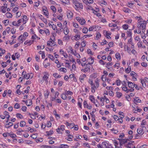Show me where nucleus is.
I'll list each match as a JSON object with an SVG mask.
<instances>
[{"label":"nucleus","mask_w":148,"mask_h":148,"mask_svg":"<svg viewBox=\"0 0 148 148\" xmlns=\"http://www.w3.org/2000/svg\"><path fill=\"white\" fill-rule=\"evenodd\" d=\"M53 76L56 78H57L60 77V75H58L57 73H55L53 75Z\"/></svg>","instance_id":"obj_64"},{"label":"nucleus","mask_w":148,"mask_h":148,"mask_svg":"<svg viewBox=\"0 0 148 148\" xmlns=\"http://www.w3.org/2000/svg\"><path fill=\"white\" fill-rule=\"evenodd\" d=\"M72 3L76 10H79L83 8V6L82 3L77 0H72Z\"/></svg>","instance_id":"obj_3"},{"label":"nucleus","mask_w":148,"mask_h":148,"mask_svg":"<svg viewBox=\"0 0 148 148\" xmlns=\"http://www.w3.org/2000/svg\"><path fill=\"white\" fill-rule=\"evenodd\" d=\"M76 19L78 21L79 23L81 25H84L86 23V21L84 19L81 18L79 17H77L76 18Z\"/></svg>","instance_id":"obj_10"},{"label":"nucleus","mask_w":148,"mask_h":148,"mask_svg":"<svg viewBox=\"0 0 148 148\" xmlns=\"http://www.w3.org/2000/svg\"><path fill=\"white\" fill-rule=\"evenodd\" d=\"M83 101V99L81 98H79L78 99V101L77 105L79 107V108L82 109V103Z\"/></svg>","instance_id":"obj_22"},{"label":"nucleus","mask_w":148,"mask_h":148,"mask_svg":"<svg viewBox=\"0 0 148 148\" xmlns=\"http://www.w3.org/2000/svg\"><path fill=\"white\" fill-rule=\"evenodd\" d=\"M5 113L7 114V115L8 114V115H9V113L8 112L6 111L4 112L3 114H0V117L2 119H4L5 118H6L7 117L6 116H5Z\"/></svg>","instance_id":"obj_17"},{"label":"nucleus","mask_w":148,"mask_h":148,"mask_svg":"<svg viewBox=\"0 0 148 148\" xmlns=\"http://www.w3.org/2000/svg\"><path fill=\"white\" fill-rule=\"evenodd\" d=\"M67 16L68 18L71 19L73 17V13L69 10H68L67 12Z\"/></svg>","instance_id":"obj_15"},{"label":"nucleus","mask_w":148,"mask_h":148,"mask_svg":"<svg viewBox=\"0 0 148 148\" xmlns=\"http://www.w3.org/2000/svg\"><path fill=\"white\" fill-rule=\"evenodd\" d=\"M99 26H93L90 27L89 28V31H91L93 30H95V31H96L97 29H96V28H98Z\"/></svg>","instance_id":"obj_31"},{"label":"nucleus","mask_w":148,"mask_h":148,"mask_svg":"<svg viewBox=\"0 0 148 148\" xmlns=\"http://www.w3.org/2000/svg\"><path fill=\"white\" fill-rule=\"evenodd\" d=\"M97 147L98 148H112L111 144L107 142H103L101 143V144H98Z\"/></svg>","instance_id":"obj_4"},{"label":"nucleus","mask_w":148,"mask_h":148,"mask_svg":"<svg viewBox=\"0 0 148 148\" xmlns=\"http://www.w3.org/2000/svg\"><path fill=\"white\" fill-rule=\"evenodd\" d=\"M69 146L67 145L62 144L60 145L58 148H69Z\"/></svg>","instance_id":"obj_37"},{"label":"nucleus","mask_w":148,"mask_h":148,"mask_svg":"<svg viewBox=\"0 0 148 148\" xmlns=\"http://www.w3.org/2000/svg\"><path fill=\"white\" fill-rule=\"evenodd\" d=\"M74 37V39L76 41H78L80 39V36L79 34H76L75 36L72 37V38Z\"/></svg>","instance_id":"obj_33"},{"label":"nucleus","mask_w":148,"mask_h":148,"mask_svg":"<svg viewBox=\"0 0 148 148\" xmlns=\"http://www.w3.org/2000/svg\"><path fill=\"white\" fill-rule=\"evenodd\" d=\"M115 57L118 60H120L121 58V56H120V54L119 53H116L115 54Z\"/></svg>","instance_id":"obj_43"},{"label":"nucleus","mask_w":148,"mask_h":148,"mask_svg":"<svg viewBox=\"0 0 148 148\" xmlns=\"http://www.w3.org/2000/svg\"><path fill=\"white\" fill-rule=\"evenodd\" d=\"M61 97L64 100H66L67 99V95L65 92L61 94Z\"/></svg>","instance_id":"obj_29"},{"label":"nucleus","mask_w":148,"mask_h":148,"mask_svg":"<svg viewBox=\"0 0 148 148\" xmlns=\"http://www.w3.org/2000/svg\"><path fill=\"white\" fill-rule=\"evenodd\" d=\"M49 26L51 27L54 30H57L56 25L53 24V22H51V23H49Z\"/></svg>","instance_id":"obj_25"},{"label":"nucleus","mask_w":148,"mask_h":148,"mask_svg":"<svg viewBox=\"0 0 148 148\" xmlns=\"http://www.w3.org/2000/svg\"><path fill=\"white\" fill-rule=\"evenodd\" d=\"M146 22L144 20L143 21L139 22L137 23V27L140 28L142 29V32L144 33L146 27Z\"/></svg>","instance_id":"obj_5"},{"label":"nucleus","mask_w":148,"mask_h":148,"mask_svg":"<svg viewBox=\"0 0 148 148\" xmlns=\"http://www.w3.org/2000/svg\"><path fill=\"white\" fill-rule=\"evenodd\" d=\"M67 52L68 53H72L73 51V50L71 47L70 46L68 47V49H67Z\"/></svg>","instance_id":"obj_46"},{"label":"nucleus","mask_w":148,"mask_h":148,"mask_svg":"<svg viewBox=\"0 0 148 148\" xmlns=\"http://www.w3.org/2000/svg\"><path fill=\"white\" fill-rule=\"evenodd\" d=\"M37 16L39 18L45 23L47 24V19L45 18L42 15L40 14H38Z\"/></svg>","instance_id":"obj_24"},{"label":"nucleus","mask_w":148,"mask_h":148,"mask_svg":"<svg viewBox=\"0 0 148 148\" xmlns=\"http://www.w3.org/2000/svg\"><path fill=\"white\" fill-rule=\"evenodd\" d=\"M127 36L129 37L131 36L132 35V33L131 32V31L130 29H128L127 31Z\"/></svg>","instance_id":"obj_59"},{"label":"nucleus","mask_w":148,"mask_h":148,"mask_svg":"<svg viewBox=\"0 0 148 148\" xmlns=\"http://www.w3.org/2000/svg\"><path fill=\"white\" fill-rule=\"evenodd\" d=\"M59 53L60 55H63L65 58H66L68 57V55L62 49H60Z\"/></svg>","instance_id":"obj_18"},{"label":"nucleus","mask_w":148,"mask_h":148,"mask_svg":"<svg viewBox=\"0 0 148 148\" xmlns=\"http://www.w3.org/2000/svg\"><path fill=\"white\" fill-rule=\"evenodd\" d=\"M63 3L68 4L69 3V1L68 0H60Z\"/></svg>","instance_id":"obj_61"},{"label":"nucleus","mask_w":148,"mask_h":148,"mask_svg":"<svg viewBox=\"0 0 148 148\" xmlns=\"http://www.w3.org/2000/svg\"><path fill=\"white\" fill-rule=\"evenodd\" d=\"M113 143L114 144V145L115 146V147H116V146H118L119 145H121L120 144H119V142L117 141L116 140H114L113 141Z\"/></svg>","instance_id":"obj_55"},{"label":"nucleus","mask_w":148,"mask_h":148,"mask_svg":"<svg viewBox=\"0 0 148 148\" xmlns=\"http://www.w3.org/2000/svg\"><path fill=\"white\" fill-rule=\"evenodd\" d=\"M106 76L105 75H103L101 77V80L103 82H105L106 81Z\"/></svg>","instance_id":"obj_51"},{"label":"nucleus","mask_w":148,"mask_h":148,"mask_svg":"<svg viewBox=\"0 0 148 148\" xmlns=\"http://www.w3.org/2000/svg\"><path fill=\"white\" fill-rule=\"evenodd\" d=\"M16 116L18 118H19L20 119H22L23 118V116L20 114H16Z\"/></svg>","instance_id":"obj_57"},{"label":"nucleus","mask_w":148,"mask_h":148,"mask_svg":"<svg viewBox=\"0 0 148 148\" xmlns=\"http://www.w3.org/2000/svg\"><path fill=\"white\" fill-rule=\"evenodd\" d=\"M46 133L48 136L51 135L53 134V132L52 130H51L48 131H46Z\"/></svg>","instance_id":"obj_49"},{"label":"nucleus","mask_w":148,"mask_h":148,"mask_svg":"<svg viewBox=\"0 0 148 148\" xmlns=\"http://www.w3.org/2000/svg\"><path fill=\"white\" fill-rule=\"evenodd\" d=\"M128 86L129 88H131V89H134L133 88L135 87V84L130 82H128Z\"/></svg>","instance_id":"obj_26"},{"label":"nucleus","mask_w":148,"mask_h":148,"mask_svg":"<svg viewBox=\"0 0 148 148\" xmlns=\"http://www.w3.org/2000/svg\"><path fill=\"white\" fill-rule=\"evenodd\" d=\"M89 99L97 107H99V104H96V102H97V100L95 99L94 97L92 95H90L89 96Z\"/></svg>","instance_id":"obj_7"},{"label":"nucleus","mask_w":148,"mask_h":148,"mask_svg":"<svg viewBox=\"0 0 148 148\" xmlns=\"http://www.w3.org/2000/svg\"><path fill=\"white\" fill-rule=\"evenodd\" d=\"M135 18L137 20L138 23L139 22L143 21L144 20L142 18L141 16H136Z\"/></svg>","instance_id":"obj_34"},{"label":"nucleus","mask_w":148,"mask_h":148,"mask_svg":"<svg viewBox=\"0 0 148 148\" xmlns=\"http://www.w3.org/2000/svg\"><path fill=\"white\" fill-rule=\"evenodd\" d=\"M100 80L98 78L96 79L94 81V83L93 82L92 79H89L88 81V83L90 84L91 88V92L93 93L95 92L96 89L99 86V83Z\"/></svg>","instance_id":"obj_1"},{"label":"nucleus","mask_w":148,"mask_h":148,"mask_svg":"<svg viewBox=\"0 0 148 148\" xmlns=\"http://www.w3.org/2000/svg\"><path fill=\"white\" fill-rule=\"evenodd\" d=\"M128 133L130 135V136L129 137V138L130 139H132L133 138V136L132 135V134L133 133V132L131 130H130L129 131Z\"/></svg>","instance_id":"obj_53"},{"label":"nucleus","mask_w":148,"mask_h":148,"mask_svg":"<svg viewBox=\"0 0 148 148\" xmlns=\"http://www.w3.org/2000/svg\"><path fill=\"white\" fill-rule=\"evenodd\" d=\"M122 89L124 91L126 92L127 93H128L129 92H133L134 90V89H128L127 88L126 86L122 87Z\"/></svg>","instance_id":"obj_14"},{"label":"nucleus","mask_w":148,"mask_h":148,"mask_svg":"<svg viewBox=\"0 0 148 148\" xmlns=\"http://www.w3.org/2000/svg\"><path fill=\"white\" fill-rule=\"evenodd\" d=\"M146 121L145 120H143L141 122V125L142 127L144 128L145 127V125H146Z\"/></svg>","instance_id":"obj_40"},{"label":"nucleus","mask_w":148,"mask_h":148,"mask_svg":"<svg viewBox=\"0 0 148 148\" xmlns=\"http://www.w3.org/2000/svg\"><path fill=\"white\" fill-rule=\"evenodd\" d=\"M34 76V75L33 73H27L25 74V76L24 77V78H25L26 79H28L29 78H32Z\"/></svg>","instance_id":"obj_16"},{"label":"nucleus","mask_w":148,"mask_h":148,"mask_svg":"<svg viewBox=\"0 0 148 148\" xmlns=\"http://www.w3.org/2000/svg\"><path fill=\"white\" fill-rule=\"evenodd\" d=\"M86 76L85 74H83L80 75L79 77V80L82 83L84 82V79L86 78Z\"/></svg>","instance_id":"obj_20"},{"label":"nucleus","mask_w":148,"mask_h":148,"mask_svg":"<svg viewBox=\"0 0 148 148\" xmlns=\"http://www.w3.org/2000/svg\"><path fill=\"white\" fill-rule=\"evenodd\" d=\"M131 70V67L128 66L127 68L125 70V72L127 73H130Z\"/></svg>","instance_id":"obj_48"},{"label":"nucleus","mask_w":148,"mask_h":148,"mask_svg":"<svg viewBox=\"0 0 148 148\" xmlns=\"http://www.w3.org/2000/svg\"><path fill=\"white\" fill-rule=\"evenodd\" d=\"M140 81L143 87L144 88L146 87V85L145 83L146 82L145 81V78L144 79H141Z\"/></svg>","instance_id":"obj_36"},{"label":"nucleus","mask_w":148,"mask_h":148,"mask_svg":"<svg viewBox=\"0 0 148 148\" xmlns=\"http://www.w3.org/2000/svg\"><path fill=\"white\" fill-rule=\"evenodd\" d=\"M100 101L101 102V106H103L104 105L103 102L105 100L104 96L103 97H101L100 99Z\"/></svg>","instance_id":"obj_50"},{"label":"nucleus","mask_w":148,"mask_h":148,"mask_svg":"<svg viewBox=\"0 0 148 148\" xmlns=\"http://www.w3.org/2000/svg\"><path fill=\"white\" fill-rule=\"evenodd\" d=\"M123 142L125 146L127 148H131L133 146V145L132 144L131 141L123 140Z\"/></svg>","instance_id":"obj_8"},{"label":"nucleus","mask_w":148,"mask_h":148,"mask_svg":"<svg viewBox=\"0 0 148 148\" xmlns=\"http://www.w3.org/2000/svg\"><path fill=\"white\" fill-rule=\"evenodd\" d=\"M83 68L81 69L82 71L84 72H86L90 70V65H82Z\"/></svg>","instance_id":"obj_12"},{"label":"nucleus","mask_w":148,"mask_h":148,"mask_svg":"<svg viewBox=\"0 0 148 148\" xmlns=\"http://www.w3.org/2000/svg\"><path fill=\"white\" fill-rule=\"evenodd\" d=\"M103 33L104 35L108 39H110L111 38V37L110 36L111 35V33L110 32L105 30L104 31Z\"/></svg>","instance_id":"obj_19"},{"label":"nucleus","mask_w":148,"mask_h":148,"mask_svg":"<svg viewBox=\"0 0 148 148\" xmlns=\"http://www.w3.org/2000/svg\"><path fill=\"white\" fill-rule=\"evenodd\" d=\"M12 24L14 26H16V27H17L19 26V25L18 24V23L17 21H13L12 23Z\"/></svg>","instance_id":"obj_56"},{"label":"nucleus","mask_w":148,"mask_h":148,"mask_svg":"<svg viewBox=\"0 0 148 148\" xmlns=\"http://www.w3.org/2000/svg\"><path fill=\"white\" fill-rule=\"evenodd\" d=\"M13 125V123L12 122H10L8 123L5 125V127L6 128H8L11 126H12Z\"/></svg>","instance_id":"obj_35"},{"label":"nucleus","mask_w":148,"mask_h":148,"mask_svg":"<svg viewBox=\"0 0 148 148\" xmlns=\"http://www.w3.org/2000/svg\"><path fill=\"white\" fill-rule=\"evenodd\" d=\"M26 124V123L24 121H21L20 123V126L21 127H24Z\"/></svg>","instance_id":"obj_60"},{"label":"nucleus","mask_w":148,"mask_h":148,"mask_svg":"<svg viewBox=\"0 0 148 148\" xmlns=\"http://www.w3.org/2000/svg\"><path fill=\"white\" fill-rule=\"evenodd\" d=\"M73 136L70 134H69L67 136V140L69 141H71L72 140V138Z\"/></svg>","instance_id":"obj_44"},{"label":"nucleus","mask_w":148,"mask_h":148,"mask_svg":"<svg viewBox=\"0 0 148 148\" xmlns=\"http://www.w3.org/2000/svg\"><path fill=\"white\" fill-rule=\"evenodd\" d=\"M88 62L89 64H92L94 62V60L92 58H89L88 59Z\"/></svg>","instance_id":"obj_45"},{"label":"nucleus","mask_w":148,"mask_h":148,"mask_svg":"<svg viewBox=\"0 0 148 148\" xmlns=\"http://www.w3.org/2000/svg\"><path fill=\"white\" fill-rule=\"evenodd\" d=\"M34 42V40H27L24 42V44L25 45H27L28 46H30Z\"/></svg>","instance_id":"obj_23"},{"label":"nucleus","mask_w":148,"mask_h":148,"mask_svg":"<svg viewBox=\"0 0 148 148\" xmlns=\"http://www.w3.org/2000/svg\"><path fill=\"white\" fill-rule=\"evenodd\" d=\"M59 71H60L63 72L64 73H65L66 72L67 70L65 68H61L59 69Z\"/></svg>","instance_id":"obj_62"},{"label":"nucleus","mask_w":148,"mask_h":148,"mask_svg":"<svg viewBox=\"0 0 148 148\" xmlns=\"http://www.w3.org/2000/svg\"><path fill=\"white\" fill-rule=\"evenodd\" d=\"M49 94V92L47 90L45 91V98L47 99L48 98V96Z\"/></svg>","instance_id":"obj_52"},{"label":"nucleus","mask_w":148,"mask_h":148,"mask_svg":"<svg viewBox=\"0 0 148 148\" xmlns=\"http://www.w3.org/2000/svg\"><path fill=\"white\" fill-rule=\"evenodd\" d=\"M18 39L19 40V41L20 42L22 41V42H23V41L25 40V38H23L22 36V35H21L19 36L18 38Z\"/></svg>","instance_id":"obj_54"},{"label":"nucleus","mask_w":148,"mask_h":148,"mask_svg":"<svg viewBox=\"0 0 148 148\" xmlns=\"http://www.w3.org/2000/svg\"><path fill=\"white\" fill-rule=\"evenodd\" d=\"M123 11L125 13H129L130 12V10L127 8H124L122 9Z\"/></svg>","instance_id":"obj_41"},{"label":"nucleus","mask_w":148,"mask_h":148,"mask_svg":"<svg viewBox=\"0 0 148 148\" xmlns=\"http://www.w3.org/2000/svg\"><path fill=\"white\" fill-rule=\"evenodd\" d=\"M31 39L33 40H38L40 39V38L38 37L35 34H34L31 37Z\"/></svg>","instance_id":"obj_32"},{"label":"nucleus","mask_w":148,"mask_h":148,"mask_svg":"<svg viewBox=\"0 0 148 148\" xmlns=\"http://www.w3.org/2000/svg\"><path fill=\"white\" fill-rule=\"evenodd\" d=\"M130 75L132 76V79L133 81L137 80V78L138 76L136 73L134 71H132L130 73Z\"/></svg>","instance_id":"obj_11"},{"label":"nucleus","mask_w":148,"mask_h":148,"mask_svg":"<svg viewBox=\"0 0 148 148\" xmlns=\"http://www.w3.org/2000/svg\"><path fill=\"white\" fill-rule=\"evenodd\" d=\"M62 29L64 34L65 35H67L69 32V30L68 27L66 26L63 29Z\"/></svg>","instance_id":"obj_21"},{"label":"nucleus","mask_w":148,"mask_h":148,"mask_svg":"<svg viewBox=\"0 0 148 148\" xmlns=\"http://www.w3.org/2000/svg\"><path fill=\"white\" fill-rule=\"evenodd\" d=\"M88 32V29L86 27H84L82 29V32L84 34H86Z\"/></svg>","instance_id":"obj_63"},{"label":"nucleus","mask_w":148,"mask_h":148,"mask_svg":"<svg viewBox=\"0 0 148 148\" xmlns=\"http://www.w3.org/2000/svg\"><path fill=\"white\" fill-rule=\"evenodd\" d=\"M134 102L135 103H140L141 102V101L138 97H135L134 99Z\"/></svg>","instance_id":"obj_27"},{"label":"nucleus","mask_w":148,"mask_h":148,"mask_svg":"<svg viewBox=\"0 0 148 148\" xmlns=\"http://www.w3.org/2000/svg\"><path fill=\"white\" fill-rule=\"evenodd\" d=\"M43 11L44 14L46 16H47L48 18V16L49 14V12L47 10V8H43L42 10Z\"/></svg>","instance_id":"obj_30"},{"label":"nucleus","mask_w":148,"mask_h":148,"mask_svg":"<svg viewBox=\"0 0 148 148\" xmlns=\"http://www.w3.org/2000/svg\"><path fill=\"white\" fill-rule=\"evenodd\" d=\"M55 39L53 36H52L50 38L49 40L47 42V45L49 46L53 47L56 45Z\"/></svg>","instance_id":"obj_6"},{"label":"nucleus","mask_w":148,"mask_h":148,"mask_svg":"<svg viewBox=\"0 0 148 148\" xmlns=\"http://www.w3.org/2000/svg\"><path fill=\"white\" fill-rule=\"evenodd\" d=\"M70 36L67 35H66L63 38V41H68L70 39Z\"/></svg>","instance_id":"obj_39"},{"label":"nucleus","mask_w":148,"mask_h":148,"mask_svg":"<svg viewBox=\"0 0 148 148\" xmlns=\"http://www.w3.org/2000/svg\"><path fill=\"white\" fill-rule=\"evenodd\" d=\"M65 126L63 125H61L58 127V128L56 129L57 132L58 134H62L63 132L65 130Z\"/></svg>","instance_id":"obj_9"},{"label":"nucleus","mask_w":148,"mask_h":148,"mask_svg":"<svg viewBox=\"0 0 148 148\" xmlns=\"http://www.w3.org/2000/svg\"><path fill=\"white\" fill-rule=\"evenodd\" d=\"M51 10H52L54 13H55L56 11V9L54 6H52L50 7Z\"/></svg>","instance_id":"obj_58"},{"label":"nucleus","mask_w":148,"mask_h":148,"mask_svg":"<svg viewBox=\"0 0 148 148\" xmlns=\"http://www.w3.org/2000/svg\"><path fill=\"white\" fill-rule=\"evenodd\" d=\"M23 22V24H25L26 23L28 20V18L26 15H24L23 16V18L20 19Z\"/></svg>","instance_id":"obj_13"},{"label":"nucleus","mask_w":148,"mask_h":148,"mask_svg":"<svg viewBox=\"0 0 148 148\" xmlns=\"http://www.w3.org/2000/svg\"><path fill=\"white\" fill-rule=\"evenodd\" d=\"M8 134L9 136H10L12 138H15L16 136V135L12 132H11L10 133H9Z\"/></svg>","instance_id":"obj_42"},{"label":"nucleus","mask_w":148,"mask_h":148,"mask_svg":"<svg viewBox=\"0 0 148 148\" xmlns=\"http://www.w3.org/2000/svg\"><path fill=\"white\" fill-rule=\"evenodd\" d=\"M5 15L6 17L8 18H12V14L9 12L6 13L5 14Z\"/></svg>","instance_id":"obj_38"},{"label":"nucleus","mask_w":148,"mask_h":148,"mask_svg":"<svg viewBox=\"0 0 148 148\" xmlns=\"http://www.w3.org/2000/svg\"><path fill=\"white\" fill-rule=\"evenodd\" d=\"M42 74L43 76L42 77V80H40L39 81V83L42 84H43L44 81L46 84H47L48 82V80L49 79V74L48 73L46 72L43 73Z\"/></svg>","instance_id":"obj_2"},{"label":"nucleus","mask_w":148,"mask_h":148,"mask_svg":"<svg viewBox=\"0 0 148 148\" xmlns=\"http://www.w3.org/2000/svg\"><path fill=\"white\" fill-rule=\"evenodd\" d=\"M123 47L125 51H127L128 53H130L131 50L130 48L128 46L126 45H124Z\"/></svg>","instance_id":"obj_28"},{"label":"nucleus","mask_w":148,"mask_h":148,"mask_svg":"<svg viewBox=\"0 0 148 148\" xmlns=\"http://www.w3.org/2000/svg\"><path fill=\"white\" fill-rule=\"evenodd\" d=\"M32 104V101L30 99H29L27 100L26 104L28 106H31Z\"/></svg>","instance_id":"obj_47"}]
</instances>
